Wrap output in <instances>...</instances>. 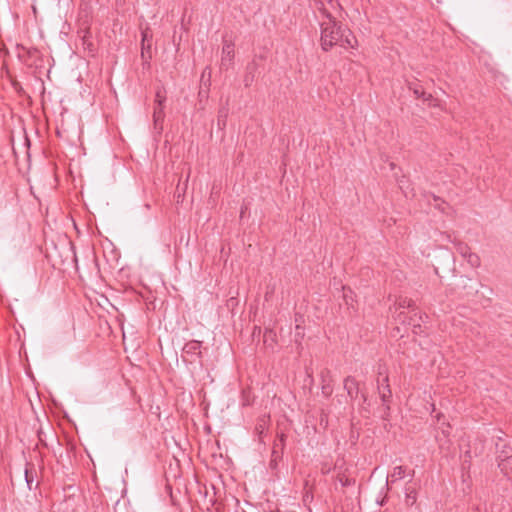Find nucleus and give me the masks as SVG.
I'll use <instances>...</instances> for the list:
<instances>
[{"mask_svg":"<svg viewBox=\"0 0 512 512\" xmlns=\"http://www.w3.org/2000/svg\"><path fill=\"white\" fill-rule=\"evenodd\" d=\"M254 70H255V65H249L247 67V73L244 76V85L246 87H249L254 80V74H253Z\"/></svg>","mask_w":512,"mask_h":512,"instance_id":"obj_15","label":"nucleus"},{"mask_svg":"<svg viewBox=\"0 0 512 512\" xmlns=\"http://www.w3.org/2000/svg\"><path fill=\"white\" fill-rule=\"evenodd\" d=\"M399 308L405 309V308H411L414 305V302L411 299H401L398 303Z\"/></svg>","mask_w":512,"mask_h":512,"instance_id":"obj_20","label":"nucleus"},{"mask_svg":"<svg viewBox=\"0 0 512 512\" xmlns=\"http://www.w3.org/2000/svg\"><path fill=\"white\" fill-rule=\"evenodd\" d=\"M337 480L342 487H349L355 484V480L347 476L345 473H338Z\"/></svg>","mask_w":512,"mask_h":512,"instance_id":"obj_14","label":"nucleus"},{"mask_svg":"<svg viewBox=\"0 0 512 512\" xmlns=\"http://www.w3.org/2000/svg\"><path fill=\"white\" fill-rule=\"evenodd\" d=\"M183 355L193 357L201 356V342L192 340L187 342L183 347Z\"/></svg>","mask_w":512,"mask_h":512,"instance_id":"obj_4","label":"nucleus"},{"mask_svg":"<svg viewBox=\"0 0 512 512\" xmlns=\"http://www.w3.org/2000/svg\"><path fill=\"white\" fill-rule=\"evenodd\" d=\"M465 259L472 268H477L480 266V257L476 253L471 252Z\"/></svg>","mask_w":512,"mask_h":512,"instance_id":"obj_16","label":"nucleus"},{"mask_svg":"<svg viewBox=\"0 0 512 512\" xmlns=\"http://www.w3.org/2000/svg\"><path fill=\"white\" fill-rule=\"evenodd\" d=\"M455 249L464 259L472 252L470 247L461 241L455 242Z\"/></svg>","mask_w":512,"mask_h":512,"instance_id":"obj_13","label":"nucleus"},{"mask_svg":"<svg viewBox=\"0 0 512 512\" xmlns=\"http://www.w3.org/2000/svg\"><path fill=\"white\" fill-rule=\"evenodd\" d=\"M189 178H190V175L188 174V175H187V178H186V181H185V187H184V189L186 188V185H187V182H188V179H189Z\"/></svg>","mask_w":512,"mask_h":512,"instance_id":"obj_26","label":"nucleus"},{"mask_svg":"<svg viewBox=\"0 0 512 512\" xmlns=\"http://www.w3.org/2000/svg\"><path fill=\"white\" fill-rule=\"evenodd\" d=\"M320 379L322 394L328 398L333 393L331 371L327 368L322 369L320 372Z\"/></svg>","mask_w":512,"mask_h":512,"instance_id":"obj_3","label":"nucleus"},{"mask_svg":"<svg viewBox=\"0 0 512 512\" xmlns=\"http://www.w3.org/2000/svg\"><path fill=\"white\" fill-rule=\"evenodd\" d=\"M417 501V493L414 487L406 484L405 486V504L407 506H413Z\"/></svg>","mask_w":512,"mask_h":512,"instance_id":"obj_11","label":"nucleus"},{"mask_svg":"<svg viewBox=\"0 0 512 512\" xmlns=\"http://www.w3.org/2000/svg\"><path fill=\"white\" fill-rule=\"evenodd\" d=\"M414 474H415V471H414V470H411V472H410L411 477H413V476H414Z\"/></svg>","mask_w":512,"mask_h":512,"instance_id":"obj_27","label":"nucleus"},{"mask_svg":"<svg viewBox=\"0 0 512 512\" xmlns=\"http://www.w3.org/2000/svg\"><path fill=\"white\" fill-rule=\"evenodd\" d=\"M148 41V38H147V32H144L143 33V38H142V45H143V48L145 47V42Z\"/></svg>","mask_w":512,"mask_h":512,"instance_id":"obj_24","label":"nucleus"},{"mask_svg":"<svg viewBox=\"0 0 512 512\" xmlns=\"http://www.w3.org/2000/svg\"><path fill=\"white\" fill-rule=\"evenodd\" d=\"M25 479H26L29 489H31V484L33 482V476L31 474V472L28 470V468L25 469Z\"/></svg>","mask_w":512,"mask_h":512,"instance_id":"obj_21","label":"nucleus"},{"mask_svg":"<svg viewBox=\"0 0 512 512\" xmlns=\"http://www.w3.org/2000/svg\"><path fill=\"white\" fill-rule=\"evenodd\" d=\"M433 199L435 201V207L441 212H445V209L446 207H448V204L444 200L435 195L433 196Z\"/></svg>","mask_w":512,"mask_h":512,"instance_id":"obj_17","label":"nucleus"},{"mask_svg":"<svg viewBox=\"0 0 512 512\" xmlns=\"http://www.w3.org/2000/svg\"><path fill=\"white\" fill-rule=\"evenodd\" d=\"M410 89L416 98H422L424 102H430L433 100L431 94H427L419 84H411Z\"/></svg>","mask_w":512,"mask_h":512,"instance_id":"obj_10","label":"nucleus"},{"mask_svg":"<svg viewBox=\"0 0 512 512\" xmlns=\"http://www.w3.org/2000/svg\"><path fill=\"white\" fill-rule=\"evenodd\" d=\"M378 390H379L380 398H381L383 404L388 403L392 396V392H391V389H390V386L388 383L387 375L383 378L382 383L378 384Z\"/></svg>","mask_w":512,"mask_h":512,"instance_id":"obj_6","label":"nucleus"},{"mask_svg":"<svg viewBox=\"0 0 512 512\" xmlns=\"http://www.w3.org/2000/svg\"><path fill=\"white\" fill-rule=\"evenodd\" d=\"M344 389L347 391L348 396L354 399L358 395V382L354 377L348 376L344 379Z\"/></svg>","mask_w":512,"mask_h":512,"instance_id":"obj_8","label":"nucleus"},{"mask_svg":"<svg viewBox=\"0 0 512 512\" xmlns=\"http://www.w3.org/2000/svg\"><path fill=\"white\" fill-rule=\"evenodd\" d=\"M286 435L281 433L278 435L277 439L274 441L271 456L276 458H282L283 451L285 448Z\"/></svg>","mask_w":512,"mask_h":512,"instance_id":"obj_7","label":"nucleus"},{"mask_svg":"<svg viewBox=\"0 0 512 512\" xmlns=\"http://www.w3.org/2000/svg\"><path fill=\"white\" fill-rule=\"evenodd\" d=\"M235 50L234 43L231 40L223 38V46L221 51L220 70L227 71L234 64Z\"/></svg>","mask_w":512,"mask_h":512,"instance_id":"obj_2","label":"nucleus"},{"mask_svg":"<svg viewBox=\"0 0 512 512\" xmlns=\"http://www.w3.org/2000/svg\"><path fill=\"white\" fill-rule=\"evenodd\" d=\"M166 100V96H165V93L164 91L162 90H157L156 91V95H155V105H164V102Z\"/></svg>","mask_w":512,"mask_h":512,"instance_id":"obj_18","label":"nucleus"},{"mask_svg":"<svg viewBox=\"0 0 512 512\" xmlns=\"http://www.w3.org/2000/svg\"><path fill=\"white\" fill-rule=\"evenodd\" d=\"M282 458H276V457H273L271 456V460H270V463H269V466L272 470H276L277 467H278V463L279 461L281 460Z\"/></svg>","mask_w":512,"mask_h":512,"instance_id":"obj_22","label":"nucleus"},{"mask_svg":"<svg viewBox=\"0 0 512 512\" xmlns=\"http://www.w3.org/2000/svg\"><path fill=\"white\" fill-rule=\"evenodd\" d=\"M206 71H208V75L210 76V70H209V68L207 67V68H205V70L203 71V73H202V77H204V76H205Z\"/></svg>","mask_w":512,"mask_h":512,"instance_id":"obj_25","label":"nucleus"},{"mask_svg":"<svg viewBox=\"0 0 512 512\" xmlns=\"http://www.w3.org/2000/svg\"><path fill=\"white\" fill-rule=\"evenodd\" d=\"M227 115H228V110L226 108H222L219 110V114H218V125L219 126L221 124L223 126H225Z\"/></svg>","mask_w":512,"mask_h":512,"instance_id":"obj_19","label":"nucleus"},{"mask_svg":"<svg viewBox=\"0 0 512 512\" xmlns=\"http://www.w3.org/2000/svg\"><path fill=\"white\" fill-rule=\"evenodd\" d=\"M499 464L498 467L505 475H510L512 473V457L509 456H499Z\"/></svg>","mask_w":512,"mask_h":512,"instance_id":"obj_12","label":"nucleus"},{"mask_svg":"<svg viewBox=\"0 0 512 512\" xmlns=\"http://www.w3.org/2000/svg\"><path fill=\"white\" fill-rule=\"evenodd\" d=\"M325 19L320 22V45L323 51H329L339 45L345 49L355 48L357 40L352 31L337 21L329 12L323 11Z\"/></svg>","mask_w":512,"mask_h":512,"instance_id":"obj_1","label":"nucleus"},{"mask_svg":"<svg viewBox=\"0 0 512 512\" xmlns=\"http://www.w3.org/2000/svg\"><path fill=\"white\" fill-rule=\"evenodd\" d=\"M164 105H155L153 111V123L154 128L161 133L163 130V121H164Z\"/></svg>","mask_w":512,"mask_h":512,"instance_id":"obj_5","label":"nucleus"},{"mask_svg":"<svg viewBox=\"0 0 512 512\" xmlns=\"http://www.w3.org/2000/svg\"><path fill=\"white\" fill-rule=\"evenodd\" d=\"M406 475V468L404 466H395L392 472L389 474L387 483L390 481L394 483L398 480H401Z\"/></svg>","mask_w":512,"mask_h":512,"instance_id":"obj_9","label":"nucleus"},{"mask_svg":"<svg viewBox=\"0 0 512 512\" xmlns=\"http://www.w3.org/2000/svg\"><path fill=\"white\" fill-rule=\"evenodd\" d=\"M265 428H266V422L264 419H262L260 421V423L257 424L256 430L261 435L264 432Z\"/></svg>","mask_w":512,"mask_h":512,"instance_id":"obj_23","label":"nucleus"}]
</instances>
